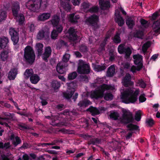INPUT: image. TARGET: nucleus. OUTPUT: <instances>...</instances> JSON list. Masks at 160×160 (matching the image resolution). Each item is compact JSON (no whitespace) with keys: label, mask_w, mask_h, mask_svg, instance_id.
Returning <instances> with one entry per match:
<instances>
[{"label":"nucleus","mask_w":160,"mask_h":160,"mask_svg":"<svg viewBox=\"0 0 160 160\" xmlns=\"http://www.w3.org/2000/svg\"><path fill=\"white\" fill-rule=\"evenodd\" d=\"M48 2V0H29L26 3V6L30 11L38 12L41 6L46 8Z\"/></svg>","instance_id":"1"},{"label":"nucleus","mask_w":160,"mask_h":160,"mask_svg":"<svg viewBox=\"0 0 160 160\" xmlns=\"http://www.w3.org/2000/svg\"><path fill=\"white\" fill-rule=\"evenodd\" d=\"M139 91L136 90L134 92L132 90L125 91L122 93L121 99L122 102L126 103H133L137 100V96Z\"/></svg>","instance_id":"2"},{"label":"nucleus","mask_w":160,"mask_h":160,"mask_svg":"<svg viewBox=\"0 0 160 160\" xmlns=\"http://www.w3.org/2000/svg\"><path fill=\"white\" fill-rule=\"evenodd\" d=\"M35 58V55L32 48L30 46H27L24 49V61L27 64H32Z\"/></svg>","instance_id":"3"},{"label":"nucleus","mask_w":160,"mask_h":160,"mask_svg":"<svg viewBox=\"0 0 160 160\" xmlns=\"http://www.w3.org/2000/svg\"><path fill=\"white\" fill-rule=\"evenodd\" d=\"M110 87L106 84H103L101 85L97 89H95L91 92L90 97L92 98L97 100L101 98L104 96V92L106 90H108Z\"/></svg>","instance_id":"4"},{"label":"nucleus","mask_w":160,"mask_h":160,"mask_svg":"<svg viewBox=\"0 0 160 160\" xmlns=\"http://www.w3.org/2000/svg\"><path fill=\"white\" fill-rule=\"evenodd\" d=\"M121 121L125 124L132 122L134 121L132 114L128 109L123 108L122 110Z\"/></svg>","instance_id":"5"},{"label":"nucleus","mask_w":160,"mask_h":160,"mask_svg":"<svg viewBox=\"0 0 160 160\" xmlns=\"http://www.w3.org/2000/svg\"><path fill=\"white\" fill-rule=\"evenodd\" d=\"M69 55L66 54L63 56L62 62L58 63L56 67L57 72L60 74H63L66 72V67L68 66L66 63L69 60Z\"/></svg>","instance_id":"6"},{"label":"nucleus","mask_w":160,"mask_h":160,"mask_svg":"<svg viewBox=\"0 0 160 160\" xmlns=\"http://www.w3.org/2000/svg\"><path fill=\"white\" fill-rule=\"evenodd\" d=\"M90 66L82 60H80L77 68V72L80 74H88L90 72Z\"/></svg>","instance_id":"7"},{"label":"nucleus","mask_w":160,"mask_h":160,"mask_svg":"<svg viewBox=\"0 0 160 160\" xmlns=\"http://www.w3.org/2000/svg\"><path fill=\"white\" fill-rule=\"evenodd\" d=\"M99 21V17L94 14L87 17L85 22L87 25L95 27L98 24Z\"/></svg>","instance_id":"8"},{"label":"nucleus","mask_w":160,"mask_h":160,"mask_svg":"<svg viewBox=\"0 0 160 160\" xmlns=\"http://www.w3.org/2000/svg\"><path fill=\"white\" fill-rule=\"evenodd\" d=\"M118 51L119 53L125 54V58L128 59L132 53V51L129 47L126 48L122 44L119 45L118 47Z\"/></svg>","instance_id":"9"},{"label":"nucleus","mask_w":160,"mask_h":160,"mask_svg":"<svg viewBox=\"0 0 160 160\" xmlns=\"http://www.w3.org/2000/svg\"><path fill=\"white\" fill-rule=\"evenodd\" d=\"M9 32L13 44L14 45H17L19 40L18 33L13 28H10L9 29Z\"/></svg>","instance_id":"10"},{"label":"nucleus","mask_w":160,"mask_h":160,"mask_svg":"<svg viewBox=\"0 0 160 160\" xmlns=\"http://www.w3.org/2000/svg\"><path fill=\"white\" fill-rule=\"evenodd\" d=\"M114 20L120 27H122L125 23V21L120 15V12L118 10H116L115 12Z\"/></svg>","instance_id":"11"},{"label":"nucleus","mask_w":160,"mask_h":160,"mask_svg":"<svg viewBox=\"0 0 160 160\" xmlns=\"http://www.w3.org/2000/svg\"><path fill=\"white\" fill-rule=\"evenodd\" d=\"M133 58L134 60V63L137 65L138 67V71H140L142 68L143 64L142 62V56L139 54L134 55H133Z\"/></svg>","instance_id":"12"},{"label":"nucleus","mask_w":160,"mask_h":160,"mask_svg":"<svg viewBox=\"0 0 160 160\" xmlns=\"http://www.w3.org/2000/svg\"><path fill=\"white\" fill-rule=\"evenodd\" d=\"M12 12L13 17H17L19 13L20 9L19 3L17 1L14 2L12 3L11 6Z\"/></svg>","instance_id":"13"},{"label":"nucleus","mask_w":160,"mask_h":160,"mask_svg":"<svg viewBox=\"0 0 160 160\" xmlns=\"http://www.w3.org/2000/svg\"><path fill=\"white\" fill-rule=\"evenodd\" d=\"M131 76L130 74H126L122 79V82L123 85L126 87L132 85L134 83L133 82L131 81Z\"/></svg>","instance_id":"14"},{"label":"nucleus","mask_w":160,"mask_h":160,"mask_svg":"<svg viewBox=\"0 0 160 160\" xmlns=\"http://www.w3.org/2000/svg\"><path fill=\"white\" fill-rule=\"evenodd\" d=\"M68 38L70 40L74 41L77 39L78 36L73 28H70L68 30Z\"/></svg>","instance_id":"15"},{"label":"nucleus","mask_w":160,"mask_h":160,"mask_svg":"<svg viewBox=\"0 0 160 160\" xmlns=\"http://www.w3.org/2000/svg\"><path fill=\"white\" fill-rule=\"evenodd\" d=\"M9 39L4 36L0 37V49L8 48Z\"/></svg>","instance_id":"16"},{"label":"nucleus","mask_w":160,"mask_h":160,"mask_svg":"<svg viewBox=\"0 0 160 160\" xmlns=\"http://www.w3.org/2000/svg\"><path fill=\"white\" fill-rule=\"evenodd\" d=\"M52 51L50 47L48 46L45 47L44 52L42 56V58L44 61L46 62H48V59L51 55Z\"/></svg>","instance_id":"17"},{"label":"nucleus","mask_w":160,"mask_h":160,"mask_svg":"<svg viewBox=\"0 0 160 160\" xmlns=\"http://www.w3.org/2000/svg\"><path fill=\"white\" fill-rule=\"evenodd\" d=\"M70 0H62L61 1V4L62 7L66 11H70L71 9V5L70 4Z\"/></svg>","instance_id":"18"},{"label":"nucleus","mask_w":160,"mask_h":160,"mask_svg":"<svg viewBox=\"0 0 160 160\" xmlns=\"http://www.w3.org/2000/svg\"><path fill=\"white\" fill-rule=\"evenodd\" d=\"M99 3L102 10H104L108 9L110 7V2L109 1L99 0Z\"/></svg>","instance_id":"19"},{"label":"nucleus","mask_w":160,"mask_h":160,"mask_svg":"<svg viewBox=\"0 0 160 160\" xmlns=\"http://www.w3.org/2000/svg\"><path fill=\"white\" fill-rule=\"evenodd\" d=\"M10 138L12 141V144L14 147H16L22 142V141L20 138L18 136L15 137V135L13 134H11L10 137Z\"/></svg>","instance_id":"20"},{"label":"nucleus","mask_w":160,"mask_h":160,"mask_svg":"<svg viewBox=\"0 0 160 160\" xmlns=\"http://www.w3.org/2000/svg\"><path fill=\"white\" fill-rule=\"evenodd\" d=\"M10 52V49L8 48L3 49L1 52L0 54V57L2 61H5L7 60L9 56V53Z\"/></svg>","instance_id":"21"},{"label":"nucleus","mask_w":160,"mask_h":160,"mask_svg":"<svg viewBox=\"0 0 160 160\" xmlns=\"http://www.w3.org/2000/svg\"><path fill=\"white\" fill-rule=\"evenodd\" d=\"M92 67L93 70L96 72H99L105 70L107 67L106 65L104 64L102 66L97 65L95 63H92Z\"/></svg>","instance_id":"22"},{"label":"nucleus","mask_w":160,"mask_h":160,"mask_svg":"<svg viewBox=\"0 0 160 160\" xmlns=\"http://www.w3.org/2000/svg\"><path fill=\"white\" fill-rule=\"evenodd\" d=\"M80 18L79 15H75L74 13L69 15L68 17L69 21L72 23H76L78 22V20Z\"/></svg>","instance_id":"23"},{"label":"nucleus","mask_w":160,"mask_h":160,"mask_svg":"<svg viewBox=\"0 0 160 160\" xmlns=\"http://www.w3.org/2000/svg\"><path fill=\"white\" fill-rule=\"evenodd\" d=\"M18 74V69L16 68L11 69L8 73V78L10 80H13Z\"/></svg>","instance_id":"24"},{"label":"nucleus","mask_w":160,"mask_h":160,"mask_svg":"<svg viewBox=\"0 0 160 160\" xmlns=\"http://www.w3.org/2000/svg\"><path fill=\"white\" fill-rule=\"evenodd\" d=\"M153 28L154 32L156 34L160 33V19L155 21L153 24Z\"/></svg>","instance_id":"25"},{"label":"nucleus","mask_w":160,"mask_h":160,"mask_svg":"<svg viewBox=\"0 0 160 160\" xmlns=\"http://www.w3.org/2000/svg\"><path fill=\"white\" fill-rule=\"evenodd\" d=\"M16 21L18 22L19 25H22L25 21V17L23 14L20 13L17 17H14Z\"/></svg>","instance_id":"26"},{"label":"nucleus","mask_w":160,"mask_h":160,"mask_svg":"<svg viewBox=\"0 0 160 160\" xmlns=\"http://www.w3.org/2000/svg\"><path fill=\"white\" fill-rule=\"evenodd\" d=\"M115 73V65H111L108 69L107 72V75L108 77H112Z\"/></svg>","instance_id":"27"},{"label":"nucleus","mask_w":160,"mask_h":160,"mask_svg":"<svg viewBox=\"0 0 160 160\" xmlns=\"http://www.w3.org/2000/svg\"><path fill=\"white\" fill-rule=\"evenodd\" d=\"M87 111L89 112L93 116L98 115L100 113L99 111L96 108L92 106H90L89 108L87 109Z\"/></svg>","instance_id":"28"},{"label":"nucleus","mask_w":160,"mask_h":160,"mask_svg":"<svg viewBox=\"0 0 160 160\" xmlns=\"http://www.w3.org/2000/svg\"><path fill=\"white\" fill-rule=\"evenodd\" d=\"M30 80L32 83L36 84L40 81V78L37 74H33L30 77Z\"/></svg>","instance_id":"29"},{"label":"nucleus","mask_w":160,"mask_h":160,"mask_svg":"<svg viewBox=\"0 0 160 160\" xmlns=\"http://www.w3.org/2000/svg\"><path fill=\"white\" fill-rule=\"evenodd\" d=\"M75 92L74 90H68L66 92H63V96L66 99H70L73 95Z\"/></svg>","instance_id":"30"},{"label":"nucleus","mask_w":160,"mask_h":160,"mask_svg":"<svg viewBox=\"0 0 160 160\" xmlns=\"http://www.w3.org/2000/svg\"><path fill=\"white\" fill-rule=\"evenodd\" d=\"M50 17V13H43L38 16V20L40 21H44L48 19Z\"/></svg>","instance_id":"31"},{"label":"nucleus","mask_w":160,"mask_h":160,"mask_svg":"<svg viewBox=\"0 0 160 160\" xmlns=\"http://www.w3.org/2000/svg\"><path fill=\"white\" fill-rule=\"evenodd\" d=\"M91 102L90 100L84 99L82 101H81L78 103V105L80 107H87L91 104Z\"/></svg>","instance_id":"32"},{"label":"nucleus","mask_w":160,"mask_h":160,"mask_svg":"<svg viewBox=\"0 0 160 160\" xmlns=\"http://www.w3.org/2000/svg\"><path fill=\"white\" fill-rule=\"evenodd\" d=\"M101 140L98 138H94L91 139L88 142V144L90 145L92 144L95 145L97 144H99L101 143Z\"/></svg>","instance_id":"33"},{"label":"nucleus","mask_w":160,"mask_h":160,"mask_svg":"<svg viewBox=\"0 0 160 160\" xmlns=\"http://www.w3.org/2000/svg\"><path fill=\"white\" fill-rule=\"evenodd\" d=\"M120 36V33L117 32L113 39V41L115 43L119 44L121 42V40Z\"/></svg>","instance_id":"34"},{"label":"nucleus","mask_w":160,"mask_h":160,"mask_svg":"<svg viewBox=\"0 0 160 160\" xmlns=\"http://www.w3.org/2000/svg\"><path fill=\"white\" fill-rule=\"evenodd\" d=\"M126 24L129 28L132 29L135 25V22L131 18H128L126 20Z\"/></svg>","instance_id":"35"},{"label":"nucleus","mask_w":160,"mask_h":160,"mask_svg":"<svg viewBox=\"0 0 160 160\" xmlns=\"http://www.w3.org/2000/svg\"><path fill=\"white\" fill-rule=\"evenodd\" d=\"M109 116L111 119L116 120L118 119L119 117V114L117 112L112 111H111Z\"/></svg>","instance_id":"36"},{"label":"nucleus","mask_w":160,"mask_h":160,"mask_svg":"<svg viewBox=\"0 0 160 160\" xmlns=\"http://www.w3.org/2000/svg\"><path fill=\"white\" fill-rule=\"evenodd\" d=\"M43 47V44L42 43H38L36 44V49L38 52V56L42 55Z\"/></svg>","instance_id":"37"},{"label":"nucleus","mask_w":160,"mask_h":160,"mask_svg":"<svg viewBox=\"0 0 160 160\" xmlns=\"http://www.w3.org/2000/svg\"><path fill=\"white\" fill-rule=\"evenodd\" d=\"M59 20L60 18L59 16L56 15H54L51 20L52 24L54 26H56L58 25Z\"/></svg>","instance_id":"38"},{"label":"nucleus","mask_w":160,"mask_h":160,"mask_svg":"<svg viewBox=\"0 0 160 160\" xmlns=\"http://www.w3.org/2000/svg\"><path fill=\"white\" fill-rule=\"evenodd\" d=\"M7 12L6 11L2 10H0V22L5 20L7 17Z\"/></svg>","instance_id":"39"},{"label":"nucleus","mask_w":160,"mask_h":160,"mask_svg":"<svg viewBox=\"0 0 160 160\" xmlns=\"http://www.w3.org/2000/svg\"><path fill=\"white\" fill-rule=\"evenodd\" d=\"M51 85L52 87L54 90H57L60 87V83L57 80H53L51 83Z\"/></svg>","instance_id":"40"},{"label":"nucleus","mask_w":160,"mask_h":160,"mask_svg":"<svg viewBox=\"0 0 160 160\" xmlns=\"http://www.w3.org/2000/svg\"><path fill=\"white\" fill-rule=\"evenodd\" d=\"M143 36V32L139 30L137 31L136 32H134L133 33L134 37L142 39Z\"/></svg>","instance_id":"41"},{"label":"nucleus","mask_w":160,"mask_h":160,"mask_svg":"<svg viewBox=\"0 0 160 160\" xmlns=\"http://www.w3.org/2000/svg\"><path fill=\"white\" fill-rule=\"evenodd\" d=\"M33 73L32 69H27L24 73L25 78L26 79H28L31 76L33 75Z\"/></svg>","instance_id":"42"},{"label":"nucleus","mask_w":160,"mask_h":160,"mask_svg":"<svg viewBox=\"0 0 160 160\" xmlns=\"http://www.w3.org/2000/svg\"><path fill=\"white\" fill-rule=\"evenodd\" d=\"M151 43L150 41L147 42L143 44L142 47V50L144 52H147L148 48L150 46Z\"/></svg>","instance_id":"43"},{"label":"nucleus","mask_w":160,"mask_h":160,"mask_svg":"<svg viewBox=\"0 0 160 160\" xmlns=\"http://www.w3.org/2000/svg\"><path fill=\"white\" fill-rule=\"evenodd\" d=\"M67 84L69 90L73 89L75 90V89L77 86V83L76 82L73 81L69 83H67Z\"/></svg>","instance_id":"44"},{"label":"nucleus","mask_w":160,"mask_h":160,"mask_svg":"<svg viewBox=\"0 0 160 160\" xmlns=\"http://www.w3.org/2000/svg\"><path fill=\"white\" fill-rule=\"evenodd\" d=\"M127 127L130 131L137 130H139V127L136 125L129 123L127 125Z\"/></svg>","instance_id":"45"},{"label":"nucleus","mask_w":160,"mask_h":160,"mask_svg":"<svg viewBox=\"0 0 160 160\" xmlns=\"http://www.w3.org/2000/svg\"><path fill=\"white\" fill-rule=\"evenodd\" d=\"M45 32L43 29L40 30L37 35V38L39 40L42 39L45 37Z\"/></svg>","instance_id":"46"},{"label":"nucleus","mask_w":160,"mask_h":160,"mask_svg":"<svg viewBox=\"0 0 160 160\" xmlns=\"http://www.w3.org/2000/svg\"><path fill=\"white\" fill-rule=\"evenodd\" d=\"M104 98L107 101L111 100L113 99V95L111 93H107L104 95Z\"/></svg>","instance_id":"47"},{"label":"nucleus","mask_w":160,"mask_h":160,"mask_svg":"<svg viewBox=\"0 0 160 160\" xmlns=\"http://www.w3.org/2000/svg\"><path fill=\"white\" fill-rule=\"evenodd\" d=\"M77 76V73L74 72L69 73L68 76V79L69 80H72L75 79Z\"/></svg>","instance_id":"48"},{"label":"nucleus","mask_w":160,"mask_h":160,"mask_svg":"<svg viewBox=\"0 0 160 160\" xmlns=\"http://www.w3.org/2000/svg\"><path fill=\"white\" fill-rule=\"evenodd\" d=\"M79 50L82 52H87L88 50L87 47L84 44H82L79 47Z\"/></svg>","instance_id":"49"},{"label":"nucleus","mask_w":160,"mask_h":160,"mask_svg":"<svg viewBox=\"0 0 160 160\" xmlns=\"http://www.w3.org/2000/svg\"><path fill=\"white\" fill-rule=\"evenodd\" d=\"M137 83L139 84L140 87L142 88H144L146 87V84L144 82L143 80L142 79H139L138 80Z\"/></svg>","instance_id":"50"},{"label":"nucleus","mask_w":160,"mask_h":160,"mask_svg":"<svg viewBox=\"0 0 160 160\" xmlns=\"http://www.w3.org/2000/svg\"><path fill=\"white\" fill-rule=\"evenodd\" d=\"M146 123L150 127H152L154 124V122L152 118H148L146 120Z\"/></svg>","instance_id":"51"},{"label":"nucleus","mask_w":160,"mask_h":160,"mask_svg":"<svg viewBox=\"0 0 160 160\" xmlns=\"http://www.w3.org/2000/svg\"><path fill=\"white\" fill-rule=\"evenodd\" d=\"M19 129L22 130H24L29 129L27 126L23 123H20L18 124Z\"/></svg>","instance_id":"52"},{"label":"nucleus","mask_w":160,"mask_h":160,"mask_svg":"<svg viewBox=\"0 0 160 160\" xmlns=\"http://www.w3.org/2000/svg\"><path fill=\"white\" fill-rule=\"evenodd\" d=\"M99 10L98 7L97 6L92 7L90 8L89 11L91 13L97 12Z\"/></svg>","instance_id":"53"},{"label":"nucleus","mask_w":160,"mask_h":160,"mask_svg":"<svg viewBox=\"0 0 160 160\" xmlns=\"http://www.w3.org/2000/svg\"><path fill=\"white\" fill-rule=\"evenodd\" d=\"M141 114L140 111H138L136 113L135 116V119L138 122L141 119Z\"/></svg>","instance_id":"54"},{"label":"nucleus","mask_w":160,"mask_h":160,"mask_svg":"<svg viewBox=\"0 0 160 160\" xmlns=\"http://www.w3.org/2000/svg\"><path fill=\"white\" fill-rule=\"evenodd\" d=\"M58 36V33L55 29L52 30L51 32V38L52 39H55Z\"/></svg>","instance_id":"55"},{"label":"nucleus","mask_w":160,"mask_h":160,"mask_svg":"<svg viewBox=\"0 0 160 160\" xmlns=\"http://www.w3.org/2000/svg\"><path fill=\"white\" fill-rule=\"evenodd\" d=\"M52 126H57L58 127H62L63 126H66L64 122H59L58 123H54L52 122Z\"/></svg>","instance_id":"56"},{"label":"nucleus","mask_w":160,"mask_h":160,"mask_svg":"<svg viewBox=\"0 0 160 160\" xmlns=\"http://www.w3.org/2000/svg\"><path fill=\"white\" fill-rule=\"evenodd\" d=\"M109 60L110 61H113L115 59V55L113 52L110 51L109 53Z\"/></svg>","instance_id":"57"},{"label":"nucleus","mask_w":160,"mask_h":160,"mask_svg":"<svg viewBox=\"0 0 160 160\" xmlns=\"http://www.w3.org/2000/svg\"><path fill=\"white\" fill-rule=\"evenodd\" d=\"M140 22L141 24L143 27L146 28L148 26L147 25L148 21L144 19H141L140 20Z\"/></svg>","instance_id":"58"},{"label":"nucleus","mask_w":160,"mask_h":160,"mask_svg":"<svg viewBox=\"0 0 160 160\" xmlns=\"http://www.w3.org/2000/svg\"><path fill=\"white\" fill-rule=\"evenodd\" d=\"M139 100L140 102H143L145 101L146 98L145 97V95L143 94L140 95L139 98Z\"/></svg>","instance_id":"59"},{"label":"nucleus","mask_w":160,"mask_h":160,"mask_svg":"<svg viewBox=\"0 0 160 160\" xmlns=\"http://www.w3.org/2000/svg\"><path fill=\"white\" fill-rule=\"evenodd\" d=\"M56 26V31L58 33H59L61 32L63 29L61 25H57Z\"/></svg>","instance_id":"60"},{"label":"nucleus","mask_w":160,"mask_h":160,"mask_svg":"<svg viewBox=\"0 0 160 160\" xmlns=\"http://www.w3.org/2000/svg\"><path fill=\"white\" fill-rule=\"evenodd\" d=\"M92 136L89 135L88 134H82L80 135V137L83 138L86 140H88L91 138L92 137Z\"/></svg>","instance_id":"61"},{"label":"nucleus","mask_w":160,"mask_h":160,"mask_svg":"<svg viewBox=\"0 0 160 160\" xmlns=\"http://www.w3.org/2000/svg\"><path fill=\"white\" fill-rule=\"evenodd\" d=\"M22 159L23 160H32L31 158H30L29 156L26 153H25L23 155Z\"/></svg>","instance_id":"62"},{"label":"nucleus","mask_w":160,"mask_h":160,"mask_svg":"<svg viewBox=\"0 0 160 160\" xmlns=\"http://www.w3.org/2000/svg\"><path fill=\"white\" fill-rule=\"evenodd\" d=\"M56 108L58 110L61 111L64 108L63 104H59L56 106Z\"/></svg>","instance_id":"63"},{"label":"nucleus","mask_w":160,"mask_h":160,"mask_svg":"<svg viewBox=\"0 0 160 160\" xmlns=\"http://www.w3.org/2000/svg\"><path fill=\"white\" fill-rule=\"evenodd\" d=\"M120 148V146L117 143H115L114 145L112 147L113 149L115 151H116L118 149H119Z\"/></svg>","instance_id":"64"}]
</instances>
